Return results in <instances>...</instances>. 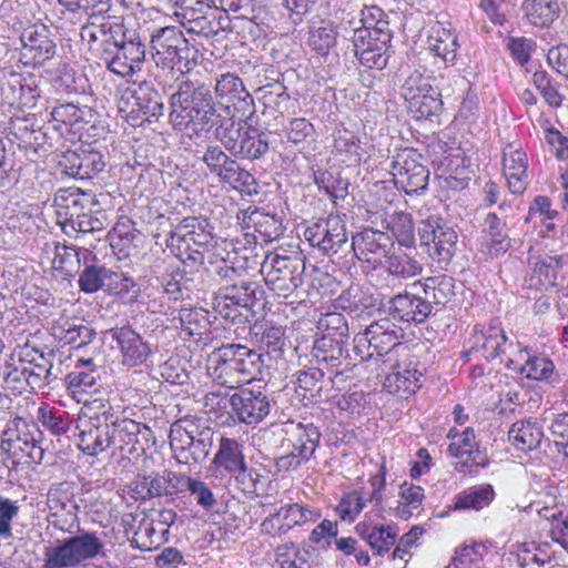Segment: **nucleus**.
Segmentation results:
<instances>
[{
	"instance_id": "b1692460",
	"label": "nucleus",
	"mask_w": 568,
	"mask_h": 568,
	"mask_svg": "<svg viewBox=\"0 0 568 568\" xmlns=\"http://www.w3.org/2000/svg\"><path fill=\"white\" fill-rule=\"evenodd\" d=\"M528 159L521 149L507 145L504 150L503 171L513 194H523L528 185Z\"/></svg>"
},
{
	"instance_id": "3c124183",
	"label": "nucleus",
	"mask_w": 568,
	"mask_h": 568,
	"mask_svg": "<svg viewBox=\"0 0 568 568\" xmlns=\"http://www.w3.org/2000/svg\"><path fill=\"white\" fill-rule=\"evenodd\" d=\"M119 44L125 54L124 58L133 65L135 71H140L145 60V44L141 37L124 28V36H121Z\"/></svg>"
},
{
	"instance_id": "8fccbe9b",
	"label": "nucleus",
	"mask_w": 568,
	"mask_h": 568,
	"mask_svg": "<svg viewBox=\"0 0 568 568\" xmlns=\"http://www.w3.org/2000/svg\"><path fill=\"white\" fill-rule=\"evenodd\" d=\"M108 291L128 302H134L139 295V286L134 280L122 272L109 270L106 286Z\"/></svg>"
},
{
	"instance_id": "c756f323",
	"label": "nucleus",
	"mask_w": 568,
	"mask_h": 568,
	"mask_svg": "<svg viewBox=\"0 0 568 568\" xmlns=\"http://www.w3.org/2000/svg\"><path fill=\"white\" fill-rule=\"evenodd\" d=\"M428 49L445 62H452L456 58L457 37L442 22H435L427 36Z\"/></svg>"
},
{
	"instance_id": "6e6552de",
	"label": "nucleus",
	"mask_w": 568,
	"mask_h": 568,
	"mask_svg": "<svg viewBox=\"0 0 568 568\" xmlns=\"http://www.w3.org/2000/svg\"><path fill=\"white\" fill-rule=\"evenodd\" d=\"M102 548L103 542L95 534L80 531L58 546L48 547L44 551L43 568H74L95 558Z\"/></svg>"
},
{
	"instance_id": "bf43d9fd",
	"label": "nucleus",
	"mask_w": 568,
	"mask_h": 568,
	"mask_svg": "<svg viewBox=\"0 0 568 568\" xmlns=\"http://www.w3.org/2000/svg\"><path fill=\"white\" fill-rule=\"evenodd\" d=\"M100 415L88 417L85 415L78 418L77 428L79 429V447L87 454L94 456L93 447L95 448L98 439V423Z\"/></svg>"
},
{
	"instance_id": "0e129e2a",
	"label": "nucleus",
	"mask_w": 568,
	"mask_h": 568,
	"mask_svg": "<svg viewBox=\"0 0 568 568\" xmlns=\"http://www.w3.org/2000/svg\"><path fill=\"white\" fill-rule=\"evenodd\" d=\"M317 327L323 332V335L348 339V324L341 313L329 312L322 315L317 322Z\"/></svg>"
},
{
	"instance_id": "603ef678",
	"label": "nucleus",
	"mask_w": 568,
	"mask_h": 568,
	"mask_svg": "<svg viewBox=\"0 0 568 568\" xmlns=\"http://www.w3.org/2000/svg\"><path fill=\"white\" fill-rule=\"evenodd\" d=\"M111 0H79V10L88 13V22L83 27H98L106 29L108 26L116 22L105 21V17L111 8Z\"/></svg>"
},
{
	"instance_id": "393cba45",
	"label": "nucleus",
	"mask_w": 568,
	"mask_h": 568,
	"mask_svg": "<svg viewBox=\"0 0 568 568\" xmlns=\"http://www.w3.org/2000/svg\"><path fill=\"white\" fill-rule=\"evenodd\" d=\"M507 339L505 332L499 326H475L471 336L469 353L478 354L487 361H494L501 355V349Z\"/></svg>"
},
{
	"instance_id": "338daca9",
	"label": "nucleus",
	"mask_w": 568,
	"mask_h": 568,
	"mask_svg": "<svg viewBox=\"0 0 568 568\" xmlns=\"http://www.w3.org/2000/svg\"><path fill=\"white\" fill-rule=\"evenodd\" d=\"M248 223L264 237V241L277 237L281 232V223L275 215H270L258 210L253 211L248 215Z\"/></svg>"
},
{
	"instance_id": "49530a36",
	"label": "nucleus",
	"mask_w": 568,
	"mask_h": 568,
	"mask_svg": "<svg viewBox=\"0 0 568 568\" xmlns=\"http://www.w3.org/2000/svg\"><path fill=\"white\" fill-rule=\"evenodd\" d=\"M258 91L265 110L277 112L281 115L288 111L291 98L283 84L271 83L260 88Z\"/></svg>"
},
{
	"instance_id": "f3484780",
	"label": "nucleus",
	"mask_w": 568,
	"mask_h": 568,
	"mask_svg": "<svg viewBox=\"0 0 568 568\" xmlns=\"http://www.w3.org/2000/svg\"><path fill=\"white\" fill-rule=\"evenodd\" d=\"M61 171L72 178L92 179L103 171L105 162L100 151L90 145H81L63 152L58 161Z\"/></svg>"
},
{
	"instance_id": "e433bc0d",
	"label": "nucleus",
	"mask_w": 568,
	"mask_h": 568,
	"mask_svg": "<svg viewBox=\"0 0 568 568\" xmlns=\"http://www.w3.org/2000/svg\"><path fill=\"white\" fill-rule=\"evenodd\" d=\"M213 464L231 475L241 469L246 464L242 445L236 439L222 437Z\"/></svg>"
},
{
	"instance_id": "680f3d73",
	"label": "nucleus",
	"mask_w": 568,
	"mask_h": 568,
	"mask_svg": "<svg viewBox=\"0 0 568 568\" xmlns=\"http://www.w3.org/2000/svg\"><path fill=\"white\" fill-rule=\"evenodd\" d=\"M203 162L210 172L219 178L221 181L225 178L227 170L234 162V159L229 156L219 145H209L202 156Z\"/></svg>"
},
{
	"instance_id": "c9c22d12",
	"label": "nucleus",
	"mask_w": 568,
	"mask_h": 568,
	"mask_svg": "<svg viewBox=\"0 0 568 568\" xmlns=\"http://www.w3.org/2000/svg\"><path fill=\"white\" fill-rule=\"evenodd\" d=\"M564 256L546 255L534 263L531 281L541 288H550L560 285L559 278L564 277Z\"/></svg>"
},
{
	"instance_id": "f257e3e1",
	"label": "nucleus",
	"mask_w": 568,
	"mask_h": 568,
	"mask_svg": "<svg viewBox=\"0 0 568 568\" xmlns=\"http://www.w3.org/2000/svg\"><path fill=\"white\" fill-rule=\"evenodd\" d=\"M175 80L179 83L176 91L170 97V123L180 131H209L216 115L210 88L185 78L183 70H179Z\"/></svg>"
},
{
	"instance_id": "f704fd0d",
	"label": "nucleus",
	"mask_w": 568,
	"mask_h": 568,
	"mask_svg": "<svg viewBox=\"0 0 568 568\" xmlns=\"http://www.w3.org/2000/svg\"><path fill=\"white\" fill-rule=\"evenodd\" d=\"M367 328L376 356H386L385 359H390V357H394V351L397 346H407L398 341V335L394 329H390V324L387 321L375 322Z\"/></svg>"
},
{
	"instance_id": "5701e85b",
	"label": "nucleus",
	"mask_w": 568,
	"mask_h": 568,
	"mask_svg": "<svg viewBox=\"0 0 568 568\" xmlns=\"http://www.w3.org/2000/svg\"><path fill=\"white\" fill-rule=\"evenodd\" d=\"M388 314L393 320L405 323H424L430 315L428 303L422 295L409 292L399 293L389 298Z\"/></svg>"
},
{
	"instance_id": "4c0bfd02",
	"label": "nucleus",
	"mask_w": 568,
	"mask_h": 568,
	"mask_svg": "<svg viewBox=\"0 0 568 568\" xmlns=\"http://www.w3.org/2000/svg\"><path fill=\"white\" fill-rule=\"evenodd\" d=\"M525 18L535 27H549L559 16L556 0H524L521 4Z\"/></svg>"
},
{
	"instance_id": "13d9d810",
	"label": "nucleus",
	"mask_w": 568,
	"mask_h": 568,
	"mask_svg": "<svg viewBox=\"0 0 568 568\" xmlns=\"http://www.w3.org/2000/svg\"><path fill=\"white\" fill-rule=\"evenodd\" d=\"M84 111L73 103H65L54 106L51 111L52 121L55 123L54 129L60 130V124L78 130L83 123Z\"/></svg>"
},
{
	"instance_id": "c03bdc74",
	"label": "nucleus",
	"mask_w": 568,
	"mask_h": 568,
	"mask_svg": "<svg viewBox=\"0 0 568 568\" xmlns=\"http://www.w3.org/2000/svg\"><path fill=\"white\" fill-rule=\"evenodd\" d=\"M179 322L182 332L195 341L209 331L207 313L202 308H182L179 312Z\"/></svg>"
},
{
	"instance_id": "f03ea898",
	"label": "nucleus",
	"mask_w": 568,
	"mask_h": 568,
	"mask_svg": "<svg viewBox=\"0 0 568 568\" xmlns=\"http://www.w3.org/2000/svg\"><path fill=\"white\" fill-rule=\"evenodd\" d=\"M261 371V355L241 344H226L211 356L209 375L227 388L250 384Z\"/></svg>"
},
{
	"instance_id": "58836bf2",
	"label": "nucleus",
	"mask_w": 568,
	"mask_h": 568,
	"mask_svg": "<svg viewBox=\"0 0 568 568\" xmlns=\"http://www.w3.org/2000/svg\"><path fill=\"white\" fill-rule=\"evenodd\" d=\"M495 498V490L490 484H483L471 487L459 494L454 498L453 509L466 510L474 509L480 510L490 505Z\"/></svg>"
},
{
	"instance_id": "ddd939ff",
	"label": "nucleus",
	"mask_w": 568,
	"mask_h": 568,
	"mask_svg": "<svg viewBox=\"0 0 568 568\" xmlns=\"http://www.w3.org/2000/svg\"><path fill=\"white\" fill-rule=\"evenodd\" d=\"M422 160V154L414 149L406 148L395 154L390 168L397 189L406 194H418L427 189L429 171Z\"/></svg>"
},
{
	"instance_id": "79ce46f5",
	"label": "nucleus",
	"mask_w": 568,
	"mask_h": 568,
	"mask_svg": "<svg viewBox=\"0 0 568 568\" xmlns=\"http://www.w3.org/2000/svg\"><path fill=\"white\" fill-rule=\"evenodd\" d=\"M138 111L150 118H159L164 112L161 94L148 82L141 83L133 95Z\"/></svg>"
},
{
	"instance_id": "c85d7f7f",
	"label": "nucleus",
	"mask_w": 568,
	"mask_h": 568,
	"mask_svg": "<svg viewBox=\"0 0 568 568\" xmlns=\"http://www.w3.org/2000/svg\"><path fill=\"white\" fill-rule=\"evenodd\" d=\"M346 343L347 339L322 335L314 343L313 356L318 364L323 363L327 368L337 369L349 357L344 349Z\"/></svg>"
},
{
	"instance_id": "bb28decb",
	"label": "nucleus",
	"mask_w": 568,
	"mask_h": 568,
	"mask_svg": "<svg viewBox=\"0 0 568 568\" xmlns=\"http://www.w3.org/2000/svg\"><path fill=\"white\" fill-rule=\"evenodd\" d=\"M52 334L64 344H74L82 347L95 336L94 331L80 320L61 316L52 326Z\"/></svg>"
},
{
	"instance_id": "9b49d317",
	"label": "nucleus",
	"mask_w": 568,
	"mask_h": 568,
	"mask_svg": "<svg viewBox=\"0 0 568 568\" xmlns=\"http://www.w3.org/2000/svg\"><path fill=\"white\" fill-rule=\"evenodd\" d=\"M402 95L416 119H427L436 114L443 104L439 90L433 85V79L417 70L405 79Z\"/></svg>"
},
{
	"instance_id": "69168bd1",
	"label": "nucleus",
	"mask_w": 568,
	"mask_h": 568,
	"mask_svg": "<svg viewBox=\"0 0 568 568\" xmlns=\"http://www.w3.org/2000/svg\"><path fill=\"white\" fill-rule=\"evenodd\" d=\"M532 83L548 105L559 108L562 104V97L558 92L556 83L547 72H535L532 75Z\"/></svg>"
},
{
	"instance_id": "de8ad7c7",
	"label": "nucleus",
	"mask_w": 568,
	"mask_h": 568,
	"mask_svg": "<svg viewBox=\"0 0 568 568\" xmlns=\"http://www.w3.org/2000/svg\"><path fill=\"white\" fill-rule=\"evenodd\" d=\"M422 265L418 261L406 253H394L386 260V271L400 280H408L422 272Z\"/></svg>"
},
{
	"instance_id": "20e7f679",
	"label": "nucleus",
	"mask_w": 568,
	"mask_h": 568,
	"mask_svg": "<svg viewBox=\"0 0 568 568\" xmlns=\"http://www.w3.org/2000/svg\"><path fill=\"white\" fill-rule=\"evenodd\" d=\"M207 225L205 220L186 217L171 235L168 247L183 264L201 265L211 257L213 237Z\"/></svg>"
},
{
	"instance_id": "2eb2a0df",
	"label": "nucleus",
	"mask_w": 568,
	"mask_h": 568,
	"mask_svg": "<svg viewBox=\"0 0 568 568\" xmlns=\"http://www.w3.org/2000/svg\"><path fill=\"white\" fill-rule=\"evenodd\" d=\"M420 245L426 247L428 256L439 263L447 264L455 254L457 233L440 217L430 216L418 225Z\"/></svg>"
},
{
	"instance_id": "9d476101",
	"label": "nucleus",
	"mask_w": 568,
	"mask_h": 568,
	"mask_svg": "<svg viewBox=\"0 0 568 568\" xmlns=\"http://www.w3.org/2000/svg\"><path fill=\"white\" fill-rule=\"evenodd\" d=\"M417 366L416 357L408 346H397L394 357L384 359L381 365V372L385 374V387L390 393H415L422 386L423 377V372Z\"/></svg>"
},
{
	"instance_id": "0eeeda50",
	"label": "nucleus",
	"mask_w": 568,
	"mask_h": 568,
	"mask_svg": "<svg viewBox=\"0 0 568 568\" xmlns=\"http://www.w3.org/2000/svg\"><path fill=\"white\" fill-rule=\"evenodd\" d=\"M205 406L226 407L231 405V416L246 425H255L262 422L270 413L271 403L262 390L250 387L241 388L230 397L227 394L210 392L205 395Z\"/></svg>"
},
{
	"instance_id": "2f4dec72",
	"label": "nucleus",
	"mask_w": 568,
	"mask_h": 568,
	"mask_svg": "<svg viewBox=\"0 0 568 568\" xmlns=\"http://www.w3.org/2000/svg\"><path fill=\"white\" fill-rule=\"evenodd\" d=\"M542 438V428L531 419L514 423L508 432V440L515 448L521 452L538 448Z\"/></svg>"
},
{
	"instance_id": "39448f33",
	"label": "nucleus",
	"mask_w": 568,
	"mask_h": 568,
	"mask_svg": "<svg viewBox=\"0 0 568 568\" xmlns=\"http://www.w3.org/2000/svg\"><path fill=\"white\" fill-rule=\"evenodd\" d=\"M124 36V26L121 23L108 26L106 29L95 27H82L80 37L91 50L95 51L99 59L108 70L122 78L135 73V69L126 60L120 48L119 41Z\"/></svg>"
},
{
	"instance_id": "ea45409f",
	"label": "nucleus",
	"mask_w": 568,
	"mask_h": 568,
	"mask_svg": "<svg viewBox=\"0 0 568 568\" xmlns=\"http://www.w3.org/2000/svg\"><path fill=\"white\" fill-rule=\"evenodd\" d=\"M215 93L221 100L234 102L243 101L247 105H253V97L245 90L244 83L235 73L221 74L215 82Z\"/></svg>"
},
{
	"instance_id": "4be33fe9",
	"label": "nucleus",
	"mask_w": 568,
	"mask_h": 568,
	"mask_svg": "<svg viewBox=\"0 0 568 568\" xmlns=\"http://www.w3.org/2000/svg\"><path fill=\"white\" fill-rule=\"evenodd\" d=\"M109 333L111 338L116 342L123 365L136 367L143 364L150 356V345L131 327H116L110 329Z\"/></svg>"
},
{
	"instance_id": "09e8293b",
	"label": "nucleus",
	"mask_w": 568,
	"mask_h": 568,
	"mask_svg": "<svg viewBox=\"0 0 568 568\" xmlns=\"http://www.w3.org/2000/svg\"><path fill=\"white\" fill-rule=\"evenodd\" d=\"M221 182L226 183L234 190L247 195L258 193V184L255 178L248 171L241 168L235 160Z\"/></svg>"
},
{
	"instance_id": "a18cd8bd",
	"label": "nucleus",
	"mask_w": 568,
	"mask_h": 568,
	"mask_svg": "<svg viewBox=\"0 0 568 568\" xmlns=\"http://www.w3.org/2000/svg\"><path fill=\"white\" fill-rule=\"evenodd\" d=\"M337 32L331 21H320L310 30L308 44L321 55L328 53L336 43Z\"/></svg>"
},
{
	"instance_id": "423d86ee",
	"label": "nucleus",
	"mask_w": 568,
	"mask_h": 568,
	"mask_svg": "<svg viewBox=\"0 0 568 568\" xmlns=\"http://www.w3.org/2000/svg\"><path fill=\"white\" fill-rule=\"evenodd\" d=\"M170 446L179 464L195 466L206 459L213 445V432L200 429L191 419H180L170 429Z\"/></svg>"
},
{
	"instance_id": "412c9836",
	"label": "nucleus",
	"mask_w": 568,
	"mask_h": 568,
	"mask_svg": "<svg viewBox=\"0 0 568 568\" xmlns=\"http://www.w3.org/2000/svg\"><path fill=\"white\" fill-rule=\"evenodd\" d=\"M113 447L129 453L144 450L151 439V429L141 423L129 418H116L111 420Z\"/></svg>"
},
{
	"instance_id": "7ed1b4c3",
	"label": "nucleus",
	"mask_w": 568,
	"mask_h": 568,
	"mask_svg": "<svg viewBox=\"0 0 568 568\" xmlns=\"http://www.w3.org/2000/svg\"><path fill=\"white\" fill-rule=\"evenodd\" d=\"M305 257L302 252L285 250L270 252L261 265L266 286L278 297L294 303L303 284Z\"/></svg>"
},
{
	"instance_id": "5fc2aeb1",
	"label": "nucleus",
	"mask_w": 568,
	"mask_h": 568,
	"mask_svg": "<svg viewBox=\"0 0 568 568\" xmlns=\"http://www.w3.org/2000/svg\"><path fill=\"white\" fill-rule=\"evenodd\" d=\"M487 554V547L483 542L465 544L456 550L448 568H470L477 566Z\"/></svg>"
},
{
	"instance_id": "4468645a",
	"label": "nucleus",
	"mask_w": 568,
	"mask_h": 568,
	"mask_svg": "<svg viewBox=\"0 0 568 568\" xmlns=\"http://www.w3.org/2000/svg\"><path fill=\"white\" fill-rule=\"evenodd\" d=\"M42 433L33 423L22 418L11 422L2 433L1 447L12 456L24 455L33 463L43 459Z\"/></svg>"
},
{
	"instance_id": "f8f14e48",
	"label": "nucleus",
	"mask_w": 568,
	"mask_h": 568,
	"mask_svg": "<svg viewBox=\"0 0 568 568\" xmlns=\"http://www.w3.org/2000/svg\"><path fill=\"white\" fill-rule=\"evenodd\" d=\"M305 240L324 255L332 256L348 248L345 221L339 215H328L311 223L304 231Z\"/></svg>"
},
{
	"instance_id": "6ab92c4d",
	"label": "nucleus",
	"mask_w": 568,
	"mask_h": 568,
	"mask_svg": "<svg viewBox=\"0 0 568 568\" xmlns=\"http://www.w3.org/2000/svg\"><path fill=\"white\" fill-rule=\"evenodd\" d=\"M390 245L386 233L368 227L353 235L348 247L359 261L375 264L387 255Z\"/></svg>"
},
{
	"instance_id": "dca6fc26",
	"label": "nucleus",
	"mask_w": 568,
	"mask_h": 568,
	"mask_svg": "<svg viewBox=\"0 0 568 568\" xmlns=\"http://www.w3.org/2000/svg\"><path fill=\"white\" fill-rule=\"evenodd\" d=\"M321 438V433L313 424H297L287 438L288 453L276 459L280 471L297 469L314 454Z\"/></svg>"
},
{
	"instance_id": "cd10ccee",
	"label": "nucleus",
	"mask_w": 568,
	"mask_h": 568,
	"mask_svg": "<svg viewBox=\"0 0 568 568\" xmlns=\"http://www.w3.org/2000/svg\"><path fill=\"white\" fill-rule=\"evenodd\" d=\"M413 287L422 288V296L430 311L433 305H446L455 295L454 278L447 275L427 277L424 282H415Z\"/></svg>"
},
{
	"instance_id": "6e6d98bb",
	"label": "nucleus",
	"mask_w": 568,
	"mask_h": 568,
	"mask_svg": "<svg viewBox=\"0 0 568 568\" xmlns=\"http://www.w3.org/2000/svg\"><path fill=\"white\" fill-rule=\"evenodd\" d=\"M284 519L287 520L290 530L295 526H304L315 523L322 514L318 508H313L298 503L283 506Z\"/></svg>"
},
{
	"instance_id": "7c9ffc66",
	"label": "nucleus",
	"mask_w": 568,
	"mask_h": 568,
	"mask_svg": "<svg viewBox=\"0 0 568 568\" xmlns=\"http://www.w3.org/2000/svg\"><path fill=\"white\" fill-rule=\"evenodd\" d=\"M248 337L253 345L268 354L280 352L284 344L283 328L267 321L254 323Z\"/></svg>"
},
{
	"instance_id": "052dcab7",
	"label": "nucleus",
	"mask_w": 568,
	"mask_h": 568,
	"mask_svg": "<svg viewBox=\"0 0 568 568\" xmlns=\"http://www.w3.org/2000/svg\"><path fill=\"white\" fill-rule=\"evenodd\" d=\"M447 437L452 440L448 452L456 458H463L477 447L475 430L471 427L465 428L462 433L453 428L448 432Z\"/></svg>"
},
{
	"instance_id": "37998d69",
	"label": "nucleus",
	"mask_w": 568,
	"mask_h": 568,
	"mask_svg": "<svg viewBox=\"0 0 568 568\" xmlns=\"http://www.w3.org/2000/svg\"><path fill=\"white\" fill-rule=\"evenodd\" d=\"M268 152V141L265 134L256 130H246L234 152L235 158L244 160H257Z\"/></svg>"
},
{
	"instance_id": "72a5a7b5",
	"label": "nucleus",
	"mask_w": 568,
	"mask_h": 568,
	"mask_svg": "<svg viewBox=\"0 0 568 568\" xmlns=\"http://www.w3.org/2000/svg\"><path fill=\"white\" fill-rule=\"evenodd\" d=\"M485 231L489 237V255L498 256L510 247L507 214L499 216L497 212L489 213L485 219Z\"/></svg>"
},
{
	"instance_id": "864d4df0",
	"label": "nucleus",
	"mask_w": 568,
	"mask_h": 568,
	"mask_svg": "<svg viewBox=\"0 0 568 568\" xmlns=\"http://www.w3.org/2000/svg\"><path fill=\"white\" fill-rule=\"evenodd\" d=\"M52 266L54 270L72 276L80 267V257L77 248L54 243Z\"/></svg>"
},
{
	"instance_id": "a19ab883",
	"label": "nucleus",
	"mask_w": 568,
	"mask_h": 568,
	"mask_svg": "<svg viewBox=\"0 0 568 568\" xmlns=\"http://www.w3.org/2000/svg\"><path fill=\"white\" fill-rule=\"evenodd\" d=\"M182 474H176L171 470H164L162 474L153 473L148 476H141L142 480L139 483L138 493L144 495L143 498L161 497L172 494L171 483L173 479H181Z\"/></svg>"
},
{
	"instance_id": "473e14b6",
	"label": "nucleus",
	"mask_w": 568,
	"mask_h": 568,
	"mask_svg": "<svg viewBox=\"0 0 568 568\" xmlns=\"http://www.w3.org/2000/svg\"><path fill=\"white\" fill-rule=\"evenodd\" d=\"M216 294L225 297L229 302L235 303L245 313H248L255 303L262 298L263 291L256 283L241 281L221 287Z\"/></svg>"
},
{
	"instance_id": "4d7b16f0",
	"label": "nucleus",
	"mask_w": 568,
	"mask_h": 568,
	"mask_svg": "<svg viewBox=\"0 0 568 568\" xmlns=\"http://www.w3.org/2000/svg\"><path fill=\"white\" fill-rule=\"evenodd\" d=\"M241 122H236L232 118L224 119L215 130V138L224 145V148L234 154L244 132Z\"/></svg>"
},
{
	"instance_id": "a878e982",
	"label": "nucleus",
	"mask_w": 568,
	"mask_h": 568,
	"mask_svg": "<svg viewBox=\"0 0 568 568\" xmlns=\"http://www.w3.org/2000/svg\"><path fill=\"white\" fill-rule=\"evenodd\" d=\"M356 534L365 540L375 555L383 556L388 552L396 541L397 530L393 526L373 525L361 521L355 526Z\"/></svg>"
},
{
	"instance_id": "e2e57ef3",
	"label": "nucleus",
	"mask_w": 568,
	"mask_h": 568,
	"mask_svg": "<svg viewBox=\"0 0 568 568\" xmlns=\"http://www.w3.org/2000/svg\"><path fill=\"white\" fill-rule=\"evenodd\" d=\"M390 230L398 243L412 246L415 242V226L412 214L407 212L395 213L390 221Z\"/></svg>"
},
{
	"instance_id": "1a4fd4ad",
	"label": "nucleus",
	"mask_w": 568,
	"mask_h": 568,
	"mask_svg": "<svg viewBox=\"0 0 568 568\" xmlns=\"http://www.w3.org/2000/svg\"><path fill=\"white\" fill-rule=\"evenodd\" d=\"M152 59L158 68L175 74L181 64L187 67L191 48L184 33L176 27H164L153 31L151 36Z\"/></svg>"
},
{
	"instance_id": "a211bd4d",
	"label": "nucleus",
	"mask_w": 568,
	"mask_h": 568,
	"mask_svg": "<svg viewBox=\"0 0 568 568\" xmlns=\"http://www.w3.org/2000/svg\"><path fill=\"white\" fill-rule=\"evenodd\" d=\"M53 205L55 207L57 221L65 230L85 210L93 211V206L98 205V201L91 193L69 187L61 189L55 193Z\"/></svg>"
},
{
	"instance_id": "774afa93",
	"label": "nucleus",
	"mask_w": 568,
	"mask_h": 568,
	"mask_svg": "<svg viewBox=\"0 0 568 568\" xmlns=\"http://www.w3.org/2000/svg\"><path fill=\"white\" fill-rule=\"evenodd\" d=\"M556 452L568 457V413L556 415L549 426Z\"/></svg>"
},
{
	"instance_id": "aec40b11",
	"label": "nucleus",
	"mask_w": 568,
	"mask_h": 568,
	"mask_svg": "<svg viewBox=\"0 0 568 568\" xmlns=\"http://www.w3.org/2000/svg\"><path fill=\"white\" fill-rule=\"evenodd\" d=\"M23 57L30 58L34 65L43 64L55 54V43L51 32L44 24H33L26 28L20 36Z\"/></svg>"
}]
</instances>
